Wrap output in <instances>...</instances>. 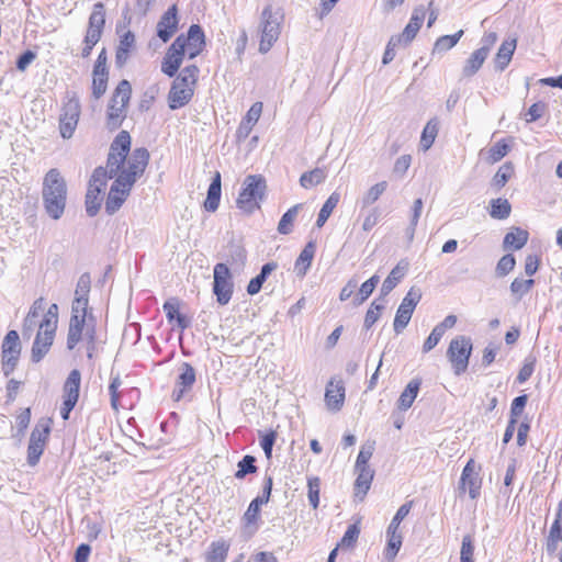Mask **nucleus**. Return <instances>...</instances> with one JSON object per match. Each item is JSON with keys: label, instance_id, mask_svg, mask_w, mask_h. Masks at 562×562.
Here are the masks:
<instances>
[{"label": "nucleus", "instance_id": "obj_1", "mask_svg": "<svg viewBox=\"0 0 562 562\" xmlns=\"http://www.w3.org/2000/svg\"><path fill=\"white\" fill-rule=\"evenodd\" d=\"M42 198L47 215L53 220H59L66 207L67 184L58 169L53 168L45 175Z\"/></svg>", "mask_w": 562, "mask_h": 562}, {"label": "nucleus", "instance_id": "obj_2", "mask_svg": "<svg viewBox=\"0 0 562 562\" xmlns=\"http://www.w3.org/2000/svg\"><path fill=\"white\" fill-rule=\"evenodd\" d=\"M132 97V86L123 79L114 89L106 106L105 127L110 132L120 128L127 116V106Z\"/></svg>", "mask_w": 562, "mask_h": 562}, {"label": "nucleus", "instance_id": "obj_3", "mask_svg": "<svg viewBox=\"0 0 562 562\" xmlns=\"http://www.w3.org/2000/svg\"><path fill=\"white\" fill-rule=\"evenodd\" d=\"M80 301L76 307H71V316L69 321L67 334V349L74 350L76 346L88 337L90 329L95 330V319L89 307H82Z\"/></svg>", "mask_w": 562, "mask_h": 562}, {"label": "nucleus", "instance_id": "obj_4", "mask_svg": "<svg viewBox=\"0 0 562 562\" xmlns=\"http://www.w3.org/2000/svg\"><path fill=\"white\" fill-rule=\"evenodd\" d=\"M283 14L280 9L273 10L271 4L265 7L260 16L261 37L259 52L265 54L270 50L281 33Z\"/></svg>", "mask_w": 562, "mask_h": 562}, {"label": "nucleus", "instance_id": "obj_5", "mask_svg": "<svg viewBox=\"0 0 562 562\" xmlns=\"http://www.w3.org/2000/svg\"><path fill=\"white\" fill-rule=\"evenodd\" d=\"M266 188V180L262 176H247L236 201L237 207L249 214L259 209L258 200H262Z\"/></svg>", "mask_w": 562, "mask_h": 562}, {"label": "nucleus", "instance_id": "obj_6", "mask_svg": "<svg viewBox=\"0 0 562 562\" xmlns=\"http://www.w3.org/2000/svg\"><path fill=\"white\" fill-rule=\"evenodd\" d=\"M149 151L145 147L135 148L128 154L123 170L116 178L133 187L138 178H140L149 162Z\"/></svg>", "mask_w": 562, "mask_h": 562}, {"label": "nucleus", "instance_id": "obj_7", "mask_svg": "<svg viewBox=\"0 0 562 562\" xmlns=\"http://www.w3.org/2000/svg\"><path fill=\"white\" fill-rule=\"evenodd\" d=\"M105 25V9L102 2L93 4L92 12L89 16L88 30L85 36V46L81 56L87 58L90 56L92 48L100 41Z\"/></svg>", "mask_w": 562, "mask_h": 562}, {"label": "nucleus", "instance_id": "obj_8", "mask_svg": "<svg viewBox=\"0 0 562 562\" xmlns=\"http://www.w3.org/2000/svg\"><path fill=\"white\" fill-rule=\"evenodd\" d=\"M67 101L64 102L59 116V132L63 138L72 137L79 122L81 105L75 92L67 93Z\"/></svg>", "mask_w": 562, "mask_h": 562}, {"label": "nucleus", "instance_id": "obj_9", "mask_svg": "<svg viewBox=\"0 0 562 562\" xmlns=\"http://www.w3.org/2000/svg\"><path fill=\"white\" fill-rule=\"evenodd\" d=\"M472 352L471 338L457 336L450 341L447 350V357L452 364L454 373L460 375L465 372L469 366V359Z\"/></svg>", "mask_w": 562, "mask_h": 562}, {"label": "nucleus", "instance_id": "obj_10", "mask_svg": "<svg viewBox=\"0 0 562 562\" xmlns=\"http://www.w3.org/2000/svg\"><path fill=\"white\" fill-rule=\"evenodd\" d=\"M106 169L97 167L89 181L86 194V212L89 216H95L101 206V194L106 186Z\"/></svg>", "mask_w": 562, "mask_h": 562}, {"label": "nucleus", "instance_id": "obj_11", "mask_svg": "<svg viewBox=\"0 0 562 562\" xmlns=\"http://www.w3.org/2000/svg\"><path fill=\"white\" fill-rule=\"evenodd\" d=\"M213 293L220 305H226L232 299L234 283L232 273L226 263L220 262L213 269Z\"/></svg>", "mask_w": 562, "mask_h": 562}, {"label": "nucleus", "instance_id": "obj_12", "mask_svg": "<svg viewBox=\"0 0 562 562\" xmlns=\"http://www.w3.org/2000/svg\"><path fill=\"white\" fill-rule=\"evenodd\" d=\"M1 348L2 372L9 376L14 371L21 353V342L16 330L7 333Z\"/></svg>", "mask_w": 562, "mask_h": 562}, {"label": "nucleus", "instance_id": "obj_13", "mask_svg": "<svg viewBox=\"0 0 562 562\" xmlns=\"http://www.w3.org/2000/svg\"><path fill=\"white\" fill-rule=\"evenodd\" d=\"M50 427L47 423H38L31 432L27 447V464L35 467L44 452Z\"/></svg>", "mask_w": 562, "mask_h": 562}, {"label": "nucleus", "instance_id": "obj_14", "mask_svg": "<svg viewBox=\"0 0 562 562\" xmlns=\"http://www.w3.org/2000/svg\"><path fill=\"white\" fill-rule=\"evenodd\" d=\"M55 325L53 322L40 324V329L32 346L31 359L33 362H40L49 351L55 337Z\"/></svg>", "mask_w": 562, "mask_h": 562}, {"label": "nucleus", "instance_id": "obj_15", "mask_svg": "<svg viewBox=\"0 0 562 562\" xmlns=\"http://www.w3.org/2000/svg\"><path fill=\"white\" fill-rule=\"evenodd\" d=\"M183 45V55L189 59H194L205 46V35L199 24L190 25L187 34H180L176 37Z\"/></svg>", "mask_w": 562, "mask_h": 562}, {"label": "nucleus", "instance_id": "obj_16", "mask_svg": "<svg viewBox=\"0 0 562 562\" xmlns=\"http://www.w3.org/2000/svg\"><path fill=\"white\" fill-rule=\"evenodd\" d=\"M178 376L172 391L173 401H180L190 392L196 381L195 369L189 362H182L178 369Z\"/></svg>", "mask_w": 562, "mask_h": 562}, {"label": "nucleus", "instance_id": "obj_17", "mask_svg": "<svg viewBox=\"0 0 562 562\" xmlns=\"http://www.w3.org/2000/svg\"><path fill=\"white\" fill-rule=\"evenodd\" d=\"M133 187L115 178L105 201V212L109 215L116 213L128 198Z\"/></svg>", "mask_w": 562, "mask_h": 562}, {"label": "nucleus", "instance_id": "obj_18", "mask_svg": "<svg viewBox=\"0 0 562 562\" xmlns=\"http://www.w3.org/2000/svg\"><path fill=\"white\" fill-rule=\"evenodd\" d=\"M481 486L482 479L476 471L474 460L470 459L462 470L459 488L465 492L468 487L469 496L472 499H476L480 496Z\"/></svg>", "mask_w": 562, "mask_h": 562}, {"label": "nucleus", "instance_id": "obj_19", "mask_svg": "<svg viewBox=\"0 0 562 562\" xmlns=\"http://www.w3.org/2000/svg\"><path fill=\"white\" fill-rule=\"evenodd\" d=\"M183 58V45L181 44L180 40H175L162 58L161 71L170 78L175 77L182 64Z\"/></svg>", "mask_w": 562, "mask_h": 562}, {"label": "nucleus", "instance_id": "obj_20", "mask_svg": "<svg viewBox=\"0 0 562 562\" xmlns=\"http://www.w3.org/2000/svg\"><path fill=\"white\" fill-rule=\"evenodd\" d=\"M178 8L172 4L160 18L157 23V36L167 43L178 30Z\"/></svg>", "mask_w": 562, "mask_h": 562}, {"label": "nucleus", "instance_id": "obj_21", "mask_svg": "<svg viewBox=\"0 0 562 562\" xmlns=\"http://www.w3.org/2000/svg\"><path fill=\"white\" fill-rule=\"evenodd\" d=\"M44 310H45L44 299L40 297V299L35 300L34 303L32 304L26 317L24 318L23 328H22L23 336L31 337V335L33 334L35 328L36 327L40 328V324H41L40 318H41V316H43Z\"/></svg>", "mask_w": 562, "mask_h": 562}, {"label": "nucleus", "instance_id": "obj_22", "mask_svg": "<svg viewBox=\"0 0 562 562\" xmlns=\"http://www.w3.org/2000/svg\"><path fill=\"white\" fill-rule=\"evenodd\" d=\"M357 479L355 481V497L362 501L370 490L374 471L370 467L355 468Z\"/></svg>", "mask_w": 562, "mask_h": 562}, {"label": "nucleus", "instance_id": "obj_23", "mask_svg": "<svg viewBox=\"0 0 562 562\" xmlns=\"http://www.w3.org/2000/svg\"><path fill=\"white\" fill-rule=\"evenodd\" d=\"M179 308H180L179 300L175 299V297L166 301L162 305V310L166 314L167 321L170 324L176 323L177 326L181 330H183L190 326V319L186 315L181 314L179 312Z\"/></svg>", "mask_w": 562, "mask_h": 562}, {"label": "nucleus", "instance_id": "obj_24", "mask_svg": "<svg viewBox=\"0 0 562 562\" xmlns=\"http://www.w3.org/2000/svg\"><path fill=\"white\" fill-rule=\"evenodd\" d=\"M425 14L426 11L423 5H419L414 9L408 24L405 26L402 34L398 35L402 36V41L404 42V44H408L415 38L423 24Z\"/></svg>", "mask_w": 562, "mask_h": 562}, {"label": "nucleus", "instance_id": "obj_25", "mask_svg": "<svg viewBox=\"0 0 562 562\" xmlns=\"http://www.w3.org/2000/svg\"><path fill=\"white\" fill-rule=\"evenodd\" d=\"M408 266L409 263L405 259L398 261L383 281L381 286V296L387 295L397 285V283L405 277Z\"/></svg>", "mask_w": 562, "mask_h": 562}, {"label": "nucleus", "instance_id": "obj_26", "mask_svg": "<svg viewBox=\"0 0 562 562\" xmlns=\"http://www.w3.org/2000/svg\"><path fill=\"white\" fill-rule=\"evenodd\" d=\"M81 383V373L79 370L74 369L68 374L64 386H63V398L64 401H70L72 403L78 402L79 400V391Z\"/></svg>", "mask_w": 562, "mask_h": 562}, {"label": "nucleus", "instance_id": "obj_27", "mask_svg": "<svg viewBox=\"0 0 562 562\" xmlns=\"http://www.w3.org/2000/svg\"><path fill=\"white\" fill-rule=\"evenodd\" d=\"M193 93V89L171 85L168 93L169 108L171 110H177L187 105L191 101Z\"/></svg>", "mask_w": 562, "mask_h": 562}, {"label": "nucleus", "instance_id": "obj_28", "mask_svg": "<svg viewBox=\"0 0 562 562\" xmlns=\"http://www.w3.org/2000/svg\"><path fill=\"white\" fill-rule=\"evenodd\" d=\"M221 201V173L216 171L212 178L207 189L206 199L204 201V209L207 212H215L218 209Z\"/></svg>", "mask_w": 562, "mask_h": 562}, {"label": "nucleus", "instance_id": "obj_29", "mask_svg": "<svg viewBox=\"0 0 562 562\" xmlns=\"http://www.w3.org/2000/svg\"><path fill=\"white\" fill-rule=\"evenodd\" d=\"M516 43L517 42L515 38L502 43L494 58V65L496 70L503 71L508 66L516 49Z\"/></svg>", "mask_w": 562, "mask_h": 562}, {"label": "nucleus", "instance_id": "obj_30", "mask_svg": "<svg viewBox=\"0 0 562 562\" xmlns=\"http://www.w3.org/2000/svg\"><path fill=\"white\" fill-rule=\"evenodd\" d=\"M315 255V245L313 241H310L305 245V247L300 252L299 257L294 263V270L296 276L304 277L310 269L313 258Z\"/></svg>", "mask_w": 562, "mask_h": 562}, {"label": "nucleus", "instance_id": "obj_31", "mask_svg": "<svg viewBox=\"0 0 562 562\" xmlns=\"http://www.w3.org/2000/svg\"><path fill=\"white\" fill-rule=\"evenodd\" d=\"M345 401V387L341 384L334 385L330 382L326 389L325 402L330 411H339Z\"/></svg>", "mask_w": 562, "mask_h": 562}, {"label": "nucleus", "instance_id": "obj_32", "mask_svg": "<svg viewBox=\"0 0 562 562\" xmlns=\"http://www.w3.org/2000/svg\"><path fill=\"white\" fill-rule=\"evenodd\" d=\"M420 384L422 382L419 379H413L409 381L404 391L401 393L400 398L397 400L398 409L407 411L411 408L415 398L417 397Z\"/></svg>", "mask_w": 562, "mask_h": 562}, {"label": "nucleus", "instance_id": "obj_33", "mask_svg": "<svg viewBox=\"0 0 562 562\" xmlns=\"http://www.w3.org/2000/svg\"><path fill=\"white\" fill-rule=\"evenodd\" d=\"M261 110H262L261 102H256L255 104H252V106L247 112L246 117L241 121V123L237 130L238 137L246 138L249 135L252 126L258 122V120L260 117Z\"/></svg>", "mask_w": 562, "mask_h": 562}, {"label": "nucleus", "instance_id": "obj_34", "mask_svg": "<svg viewBox=\"0 0 562 562\" xmlns=\"http://www.w3.org/2000/svg\"><path fill=\"white\" fill-rule=\"evenodd\" d=\"M91 288V277L88 272L82 273L77 282L75 299L71 307H76L78 301L82 304V307H89V292Z\"/></svg>", "mask_w": 562, "mask_h": 562}, {"label": "nucleus", "instance_id": "obj_35", "mask_svg": "<svg viewBox=\"0 0 562 562\" xmlns=\"http://www.w3.org/2000/svg\"><path fill=\"white\" fill-rule=\"evenodd\" d=\"M488 55H486L485 49H476L474 50L470 57L467 59L463 68H462V75L465 78H470L474 76L482 65L484 64L485 59Z\"/></svg>", "mask_w": 562, "mask_h": 562}, {"label": "nucleus", "instance_id": "obj_36", "mask_svg": "<svg viewBox=\"0 0 562 562\" xmlns=\"http://www.w3.org/2000/svg\"><path fill=\"white\" fill-rule=\"evenodd\" d=\"M415 308L416 307L414 305L408 304L407 306L405 302H401L393 323L394 331L396 334H401L406 328Z\"/></svg>", "mask_w": 562, "mask_h": 562}, {"label": "nucleus", "instance_id": "obj_37", "mask_svg": "<svg viewBox=\"0 0 562 562\" xmlns=\"http://www.w3.org/2000/svg\"><path fill=\"white\" fill-rule=\"evenodd\" d=\"M386 537L387 546L384 551V557L387 561H392L397 555L402 547L403 536L400 530L387 528Z\"/></svg>", "mask_w": 562, "mask_h": 562}, {"label": "nucleus", "instance_id": "obj_38", "mask_svg": "<svg viewBox=\"0 0 562 562\" xmlns=\"http://www.w3.org/2000/svg\"><path fill=\"white\" fill-rule=\"evenodd\" d=\"M127 155L123 153L109 151L106 160V180L116 178L117 175L123 170Z\"/></svg>", "mask_w": 562, "mask_h": 562}, {"label": "nucleus", "instance_id": "obj_39", "mask_svg": "<svg viewBox=\"0 0 562 562\" xmlns=\"http://www.w3.org/2000/svg\"><path fill=\"white\" fill-rule=\"evenodd\" d=\"M529 234L521 228H515L508 232L504 237V248L521 249L528 241Z\"/></svg>", "mask_w": 562, "mask_h": 562}, {"label": "nucleus", "instance_id": "obj_40", "mask_svg": "<svg viewBox=\"0 0 562 562\" xmlns=\"http://www.w3.org/2000/svg\"><path fill=\"white\" fill-rule=\"evenodd\" d=\"M463 35V30L458 31L452 35H442L435 42L431 55L442 54L454 47Z\"/></svg>", "mask_w": 562, "mask_h": 562}, {"label": "nucleus", "instance_id": "obj_41", "mask_svg": "<svg viewBox=\"0 0 562 562\" xmlns=\"http://www.w3.org/2000/svg\"><path fill=\"white\" fill-rule=\"evenodd\" d=\"M339 201H340V194L338 192H336V191L333 192L328 196V199L323 204V206H322V209H321V211L318 213L317 220H316V226L318 228L324 226V224L329 218V216L331 215L334 209L337 206Z\"/></svg>", "mask_w": 562, "mask_h": 562}, {"label": "nucleus", "instance_id": "obj_42", "mask_svg": "<svg viewBox=\"0 0 562 562\" xmlns=\"http://www.w3.org/2000/svg\"><path fill=\"white\" fill-rule=\"evenodd\" d=\"M302 207V204H295L290 207L280 218L278 224V232L282 235H288L293 231V222Z\"/></svg>", "mask_w": 562, "mask_h": 562}, {"label": "nucleus", "instance_id": "obj_43", "mask_svg": "<svg viewBox=\"0 0 562 562\" xmlns=\"http://www.w3.org/2000/svg\"><path fill=\"white\" fill-rule=\"evenodd\" d=\"M512 212V205L506 199H494L491 201L490 215L495 220H506Z\"/></svg>", "mask_w": 562, "mask_h": 562}, {"label": "nucleus", "instance_id": "obj_44", "mask_svg": "<svg viewBox=\"0 0 562 562\" xmlns=\"http://www.w3.org/2000/svg\"><path fill=\"white\" fill-rule=\"evenodd\" d=\"M326 179V172L322 168H315L311 171H306L302 173L300 178V184L304 189H310L312 187H315L322 182H324Z\"/></svg>", "mask_w": 562, "mask_h": 562}, {"label": "nucleus", "instance_id": "obj_45", "mask_svg": "<svg viewBox=\"0 0 562 562\" xmlns=\"http://www.w3.org/2000/svg\"><path fill=\"white\" fill-rule=\"evenodd\" d=\"M437 134L438 121L436 119H432L427 122L422 133L420 145L424 148V150H428L432 146Z\"/></svg>", "mask_w": 562, "mask_h": 562}, {"label": "nucleus", "instance_id": "obj_46", "mask_svg": "<svg viewBox=\"0 0 562 562\" xmlns=\"http://www.w3.org/2000/svg\"><path fill=\"white\" fill-rule=\"evenodd\" d=\"M256 458L250 454H246L241 458V460L237 463V471L235 472V477L237 480H243L248 474L256 473L258 468L256 467Z\"/></svg>", "mask_w": 562, "mask_h": 562}, {"label": "nucleus", "instance_id": "obj_47", "mask_svg": "<svg viewBox=\"0 0 562 562\" xmlns=\"http://www.w3.org/2000/svg\"><path fill=\"white\" fill-rule=\"evenodd\" d=\"M385 308L381 297L374 300L366 313L363 327L370 329L380 318L382 311Z\"/></svg>", "mask_w": 562, "mask_h": 562}, {"label": "nucleus", "instance_id": "obj_48", "mask_svg": "<svg viewBox=\"0 0 562 562\" xmlns=\"http://www.w3.org/2000/svg\"><path fill=\"white\" fill-rule=\"evenodd\" d=\"M131 150V135L127 131H121L110 146V151L123 153V155L130 154Z\"/></svg>", "mask_w": 562, "mask_h": 562}, {"label": "nucleus", "instance_id": "obj_49", "mask_svg": "<svg viewBox=\"0 0 562 562\" xmlns=\"http://www.w3.org/2000/svg\"><path fill=\"white\" fill-rule=\"evenodd\" d=\"M109 72L92 71V95L100 99L108 88Z\"/></svg>", "mask_w": 562, "mask_h": 562}, {"label": "nucleus", "instance_id": "obj_50", "mask_svg": "<svg viewBox=\"0 0 562 562\" xmlns=\"http://www.w3.org/2000/svg\"><path fill=\"white\" fill-rule=\"evenodd\" d=\"M387 188L386 181H381L372 186L367 193L361 199L362 207H367L372 205L374 202L379 200V198L384 193Z\"/></svg>", "mask_w": 562, "mask_h": 562}, {"label": "nucleus", "instance_id": "obj_51", "mask_svg": "<svg viewBox=\"0 0 562 562\" xmlns=\"http://www.w3.org/2000/svg\"><path fill=\"white\" fill-rule=\"evenodd\" d=\"M228 549L229 547L225 542H212L206 554V562H225Z\"/></svg>", "mask_w": 562, "mask_h": 562}, {"label": "nucleus", "instance_id": "obj_52", "mask_svg": "<svg viewBox=\"0 0 562 562\" xmlns=\"http://www.w3.org/2000/svg\"><path fill=\"white\" fill-rule=\"evenodd\" d=\"M379 281H380L379 276L374 274L370 279H368L366 282H363L359 289V293H358L357 297L353 301L355 304L356 305L362 304L373 293Z\"/></svg>", "mask_w": 562, "mask_h": 562}, {"label": "nucleus", "instance_id": "obj_53", "mask_svg": "<svg viewBox=\"0 0 562 562\" xmlns=\"http://www.w3.org/2000/svg\"><path fill=\"white\" fill-rule=\"evenodd\" d=\"M533 279H520L516 278L510 283V292L516 296L517 301L521 300L524 295H526L533 286Z\"/></svg>", "mask_w": 562, "mask_h": 562}, {"label": "nucleus", "instance_id": "obj_54", "mask_svg": "<svg viewBox=\"0 0 562 562\" xmlns=\"http://www.w3.org/2000/svg\"><path fill=\"white\" fill-rule=\"evenodd\" d=\"M263 504L257 499H252L243 516V521L246 528L255 526L260 517V507Z\"/></svg>", "mask_w": 562, "mask_h": 562}, {"label": "nucleus", "instance_id": "obj_55", "mask_svg": "<svg viewBox=\"0 0 562 562\" xmlns=\"http://www.w3.org/2000/svg\"><path fill=\"white\" fill-rule=\"evenodd\" d=\"M321 480L317 476L307 477V497L310 505L316 509L319 505Z\"/></svg>", "mask_w": 562, "mask_h": 562}, {"label": "nucleus", "instance_id": "obj_56", "mask_svg": "<svg viewBox=\"0 0 562 562\" xmlns=\"http://www.w3.org/2000/svg\"><path fill=\"white\" fill-rule=\"evenodd\" d=\"M516 265V259L512 254L504 255L497 262L495 268V274L498 278H503L507 276L510 271L514 270Z\"/></svg>", "mask_w": 562, "mask_h": 562}, {"label": "nucleus", "instance_id": "obj_57", "mask_svg": "<svg viewBox=\"0 0 562 562\" xmlns=\"http://www.w3.org/2000/svg\"><path fill=\"white\" fill-rule=\"evenodd\" d=\"M31 420V409L25 408L16 416V430L12 435L13 438H16L19 441L23 438L25 430L29 427Z\"/></svg>", "mask_w": 562, "mask_h": 562}, {"label": "nucleus", "instance_id": "obj_58", "mask_svg": "<svg viewBox=\"0 0 562 562\" xmlns=\"http://www.w3.org/2000/svg\"><path fill=\"white\" fill-rule=\"evenodd\" d=\"M509 151V146L505 139L498 140L488 150V159L492 164L503 159Z\"/></svg>", "mask_w": 562, "mask_h": 562}, {"label": "nucleus", "instance_id": "obj_59", "mask_svg": "<svg viewBox=\"0 0 562 562\" xmlns=\"http://www.w3.org/2000/svg\"><path fill=\"white\" fill-rule=\"evenodd\" d=\"M512 173H513V166L509 162L504 164L503 166L499 167L497 172L494 175L493 184L498 188H503L507 183L509 178L512 177Z\"/></svg>", "mask_w": 562, "mask_h": 562}, {"label": "nucleus", "instance_id": "obj_60", "mask_svg": "<svg viewBox=\"0 0 562 562\" xmlns=\"http://www.w3.org/2000/svg\"><path fill=\"white\" fill-rule=\"evenodd\" d=\"M360 535V528L357 524L348 526L338 546L350 548L353 547Z\"/></svg>", "mask_w": 562, "mask_h": 562}, {"label": "nucleus", "instance_id": "obj_61", "mask_svg": "<svg viewBox=\"0 0 562 562\" xmlns=\"http://www.w3.org/2000/svg\"><path fill=\"white\" fill-rule=\"evenodd\" d=\"M260 434V447L262 448L266 457L268 459L272 456V448L277 439V432L270 430L269 432H259Z\"/></svg>", "mask_w": 562, "mask_h": 562}, {"label": "nucleus", "instance_id": "obj_62", "mask_svg": "<svg viewBox=\"0 0 562 562\" xmlns=\"http://www.w3.org/2000/svg\"><path fill=\"white\" fill-rule=\"evenodd\" d=\"M474 546L470 536H464L460 551V562H474Z\"/></svg>", "mask_w": 562, "mask_h": 562}, {"label": "nucleus", "instance_id": "obj_63", "mask_svg": "<svg viewBox=\"0 0 562 562\" xmlns=\"http://www.w3.org/2000/svg\"><path fill=\"white\" fill-rule=\"evenodd\" d=\"M411 508H412V502H407V503L403 504L397 509L396 514L392 518L387 528L400 530V525H401L402 520L409 514Z\"/></svg>", "mask_w": 562, "mask_h": 562}, {"label": "nucleus", "instance_id": "obj_64", "mask_svg": "<svg viewBox=\"0 0 562 562\" xmlns=\"http://www.w3.org/2000/svg\"><path fill=\"white\" fill-rule=\"evenodd\" d=\"M402 36H392L382 57L383 65L390 64L395 57V47L402 43Z\"/></svg>", "mask_w": 562, "mask_h": 562}]
</instances>
